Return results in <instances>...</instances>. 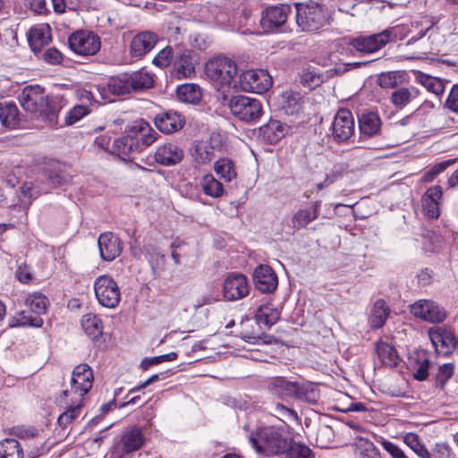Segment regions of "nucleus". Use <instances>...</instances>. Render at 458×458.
<instances>
[{"label": "nucleus", "instance_id": "f257e3e1", "mask_svg": "<svg viewBox=\"0 0 458 458\" xmlns=\"http://www.w3.org/2000/svg\"><path fill=\"white\" fill-rule=\"evenodd\" d=\"M20 104L24 111L35 119L46 123L51 128L58 126V115L66 105L61 95H47L38 85L26 86L20 97Z\"/></svg>", "mask_w": 458, "mask_h": 458}, {"label": "nucleus", "instance_id": "f03ea898", "mask_svg": "<svg viewBox=\"0 0 458 458\" xmlns=\"http://www.w3.org/2000/svg\"><path fill=\"white\" fill-rule=\"evenodd\" d=\"M157 136L148 123L141 122L139 126H134L114 141L112 152L123 161H131L135 154L154 143Z\"/></svg>", "mask_w": 458, "mask_h": 458}, {"label": "nucleus", "instance_id": "7ed1b4c3", "mask_svg": "<svg viewBox=\"0 0 458 458\" xmlns=\"http://www.w3.org/2000/svg\"><path fill=\"white\" fill-rule=\"evenodd\" d=\"M292 437L284 427L267 426L257 428L249 441L257 453L266 456L284 454L289 448Z\"/></svg>", "mask_w": 458, "mask_h": 458}, {"label": "nucleus", "instance_id": "20e7f679", "mask_svg": "<svg viewBox=\"0 0 458 458\" xmlns=\"http://www.w3.org/2000/svg\"><path fill=\"white\" fill-rule=\"evenodd\" d=\"M154 85V75L145 69L123 72L108 80L107 89L114 96L144 91Z\"/></svg>", "mask_w": 458, "mask_h": 458}, {"label": "nucleus", "instance_id": "39448f33", "mask_svg": "<svg viewBox=\"0 0 458 458\" xmlns=\"http://www.w3.org/2000/svg\"><path fill=\"white\" fill-rule=\"evenodd\" d=\"M205 74L215 84L217 90H225L233 85L235 86L237 66L232 59L219 55L208 61Z\"/></svg>", "mask_w": 458, "mask_h": 458}, {"label": "nucleus", "instance_id": "423d86ee", "mask_svg": "<svg viewBox=\"0 0 458 458\" xmlns=\"http://www.w3.org/2000/svg\"><path fill=\"white\" fill-rule=\"evenodd\" d=\"M296 23L306 32H313L322 28L326 22V15L322 6L314 2L295 4Z\"/></svg>", "mask_w": 458, "mask_h": 458}, {"label": "nucleus", "instance_id": "0eeeda50", "mask_svg": "<svg viewBox=\"0 0 458 458\" xmlns=\"http://www.w3.org/2000/svg\"><path fill=\"white\" fill-rule=\"evenodd\" d=\"M228 106L233 116L246 123L258 121L263 113L261 103L258 99L245 96L233 97Z\"/></svg>", "mask_w": 458, "mask_h": 458}, {"label": "nucleus", "instance_id": "6e6552de", "mask_svg": "<svg viewBox=\"0 0 458 458\" xmlns=\"http://www.w3.org/2000/svg\"><path fill=\"white\" fill-rule=\"evenodd\" d=\"M144 443L142 431L132 427L123 432L121 439L114 443L110 458H131L132 453L141 448Z\"/></svg>", "mask_w": 458, "mask_h": 458}, {"label": "nucleus", "instance_id": "1a4fd4ad", "mask_svg": "<svg viewBox=\"0 0 458 458\" xmlns=\"http://www.w3.org/2000/svg\"><path fill=\"white\" fill-rule=\"evenodd\" d=\"M96 298L100 305L114 309L121 301V292L117 283L107 275L98 276L94 283Z\"/></svg>", "mask_w": 458, "mask_h": 458}, {"label": "nucleus", "instance_id": "9d476101", "mask_svg": "<svg viewBox=\"0 0 458 458\" xmlns=\"http://www.w3.org/2000/svg\"><path fill=\"white\" fill-rule=\"evenodd\" d=\"M68 45L72 51L80 55H94L101 47L99 37L92 31L77 30L68 38Z\"/></svg>", "mask_w": 458, "mask_h": 458}, {"label": "nucleus", "instance_id": "9b49d317", "mask_svg": "<svg viewBox=\"0 0 458 458\" xmlns=\"http://www.w3.org/2000/svg\"><path fill=\"white\" fill-rule=\"evenodd\" d=\"M272 84V77L263 69L245 71L239 78V86L245 92L261 94L267 91Z\"/></svg>", "mask_w": 458, "mask_h": 458}, {"label": "nucleus", "instance_id": "f8f14e48", "mask_svg": "<svg viewBox=\"0 0 458 458\" xmlns=\"http://www.w3.org/2000/svg\"><path fill=\"white\" fill-rule=\"evenodd\" d=\"M391 36L392 31L385 30L379 33L352 38L350 39L349 45L361 54H372L390 42Z\"/></svg>", "mask_w": 458, "mask_h": 458}, {"label": "nucleus", "instance_id": "ddd939ff", "mask_svg": "<svg viewBox=\"0 0 458 458\" xmlns=\"http://www.w3.org/2000/svg\"><path fill=\"white\" fill-rule=\"evenodd\" d=\"M290 6L279 4L266 8L260 16L259 26L264 33L277 32L286 22Z\"/></svg>", "mask_w": 458, "mask_h": 458}, {"label": "nucleus", "instance_id": "4468645a", "mask_svg": "<svg viewBox=\"0 0 458 458\" xmlns=\"http://www.w3.org/2000/svg\"><path fill=\"white\" fill-rule=\"evenodd\" d=\"M410 312L416 318L429 323H441L447 313L444 307L431 300H419L410 306Z\"/></svg>", "mask_w": 458, "mask_h": 458}, {"label": "nucleus", "instance_id": "2eb2a0df", "mask_svg": "<svg viewBox=\"0 0 458 458\" xmlns=\"http://www.w3.org/2000/svg\"><path fill=\"white\" fill-rule=\"evenodd\" d=\"M354 132V119L352 112L341 108L335 115L332 123V136L336 142L348 140Z\"/></svg>", "mask_w": 458, "mask_h": 458}, {"label": "nucleus", "instance_id": "dca6fc26", "mask_svg": "<svg viewBox=\"0 0 458 458\" xmlns=\"http://www.w3.org/2000/svg\"><path fill=\"white\" fill-rule=\"evenodd\" d=\"M247 277L240 273L229 274L224 281L223 293L227 301L240 300L250 292Z\"/></svg>", "mask_w": 458, "mask_h": 458}, {"label": "nucleus", "instance_id": "f3484780", "mask_svg": "<svg viewBox=\"0 0 458 458\" xmlns=\"http://www.w3.org/2000/svg\"><path fill=\"white\" fill-rule=\"evenodd\" d=\"M196 54L191 49L178 52L174 61V73L177 79H189L195 75Z\"/></svg>", "mask_w": 458, "mask_h": 458}, {"label": "nucleus", "instance_id": "a211bd4d", "mask_svg": "<svg viewBox=\"0 0 458 458\" xmlns=\"http://www.w3.org/2000/svg\"><path fill=\"white\" fill-rule=\"evenodd\" d=\"M428 336L437 352L445 355L451 353L458 344L454 332L445 327L431 328Z\"/></svg>", "mask_w": 458, "mask_h": 458}, {"label": "nucleus", "instance_id": "6ab92c4d", "mask_svg": "<svg viewBox=\"0 0 458 458\" xmlns=\"http://www.w3.org/2000/svg\"><path fill=\"white\" fill-rule=\"evenodd\" d=\"M100 257L105 261H113L123 250L120 238L111 232L101 233L98 239Z\"/></svg>", "mask_w": 458, "mask_h": 458}, {"label": "nucleus", "instance_id": "aec40b11", "mask_svg": "<svg viewBox=\"0 0 458 458\" xmlns=\"http://www.w3.org/2000/svg\"><path fill=\"white\" fill-rule=\"evenodd\" d=\"M93 372L88 364H79L72 371L71 379L72 391L80 397L86 394L92 387Z\"/></svg>", "mask_w": 458, "mask_h": 458}, {"label": "nucleus", "instance_id": "412c9836", "mask_svg": "<svg viewBox=\"0 0 458 458\" xmlns=\"http://www.w3.org/2000/svg\"><path fill=\"white\" fill-rule=\"evenodd\" d=\"M154 124L159 131L165 134H172L183 127L185 120L178 112L169 110L156 114Z\"/></svg>", "mask_w": 458, "mask_h": 458}, {"label": "nucleus", "instance_id": "4be33fe9", "mask_svg": "<svg viewBox=\"0 0 458 458\" xmlns=\"http://www.w3.org/2000/svg\"><path fill=\"white\" fill-rule=\"evenodd\" d=\"M255 287L261 293H273L278 285V278L275 271L267 265L258 266L253 272Z\"/></svg>", "mask_w": 458, "mask_h": 458}, {"label": "nucleus", "instance_id": "5701e85b", "mask_svg": "<svg viewBox=\"0 0 458 458\" xmlns=\"http://www.w3.org/2000/svg\"><path fill=\"white\" fill-rule=\"evenodd\" d=\"M267 389L270 394L282 400L294 398L297 382L287 380L284 377H274L267 380Z\"/></svg>", "mask_w": 458, "mask_h": 458}, {"label": "nucleus", "instance_id": "b1692460", "mask_svg": "<svg viewBox=\"0 0 458 458\" xmlns=\"http://www.w3.org/2000/svg\"><path fill=\"white\" fill-rule=\"evenodd\" d=\"M184 157L183 149L173 142L158 147L155 153V160L163 165L171 166L179 164Z\"/></svg>", "mask_w": 458, "mask_h": 458}, {"label": "nucleus", "instance_id": "393cba45", "mask_svg": "<svg viewBox=\"0 0 458 458\" xmlns=\"http://www.w3.org/2000/svg\"><path fill=\"white\" fill-rule=\"evenodd\" d=\"M358 123L362 138H372L381 134L382 122L377 112H363L358 116Z\"/></svg>", "mask_w": 458, "mask_h": 458}, {"label": "nucleus", "instance_id": "a878e982", "mask_svg": "<svg viewBox=\"0 0 458 458\" xmlns=\"http://www.w3.org/2000/svg\"><path fill=\"white\" fill-rule=\"evenodd\" d=\"M157 42V36L150 31L135 35L131 42L130 52L133 57H142L152 50Z\"/></svg>", "mask_w": 458, "mask_h": 458}, {"label": "nucleus", "instance_id": "bb28decb", "mask_svg": "<svg viewBox=\"0 0 458 458\" xmlns=\"http://www.w3.org/2000/svg\"><path fill=\"white\" fill-rule=\"evenodd\" d=\"M409 363L415 379L419 381L427 379L428 376V370L431 362L426 351L413 352L409 357Z\"/></svg>", "mask_w": 458, "mask_h": 458}, {"label": "nucleus", "instance_id": "cd10ccee", "mask_svg": "<svg viewBox=\"0 0 458 458\" xmlns=\"http://www.w3.org/2000/svg\"><path fill=\"white\" fill-rule=\"evenodd\" d=\"M142 252L145 255L154 277H158L165 271L166 266L165 255L153 244L143 246Z\"/></svg>", "mask_w": 458, "mask_h": 458}, {"label": "nucleus", "instance_id": "c85d7f7f", "mask_svg": "<svg viewBox=\"0 0 458 458\" xmlns=\"http://www.w3.org/2000/svg\"><path fill=\"white\" fill-rule=\"evenodd\" d=\"M51 39V29L47 24L33 27L29 32L28 41L33 52H39Z\"/></svg>", "mask_w": 458, "mask_h": 458}, {"label": "nucleus", "instance_id": "c756f323", "mask_svg": "<svg viewBox=\"0 0 458 458\" xmlns=\"http://www.w3.org/2000/svg\"><path fill=\"white\" fill-rule=\"evenodd\" d=\"M20 123L17 106L12 101H0V123L9 129L15 128Z\"/></svg>", "mask_w": 458, "mask_h": 458}, {"label": "nucleus", "instance_id": "7c9ffc66", "mask_svg": "<svg viewBox=\"0 0 458 458\" xmlns=\"http://www.w3.org/2000/svg\"><path fill=\"white\" fill-rule=\"evenodd\" d=\"M286 133V126L278 120H270L259 128V134L269 144L277 143Z\"/></svg>", "mask_w": 458, "mask_h": 458}, {"label": "nucleus", "instance_id": "2f4dec72", "mask_svg": "<svg viewBox=\"0 0 458 458\" xmlns=\"http://www.w3.org/2000/svg\"><path fill=\"white\" fill-rule=\"evenodd\" d=\"M389 313L390 309L386 301L383 299L377 300L371 308L369 318L370 327L373 329L381 328L385 325Z\"/></svg>", "mask_w": 458, "mask_h": 458}, {"label": "nucleus", "instance_id": "473e14b6", "mask_svg": "<svg viewBox=\"0 0 458 458\" xmlns=\"http://www.w3.org/2000/svg\"><path fill=\"white\" fill-rule=\"evenodd\" d=\"M420 95L415 87H398L390 96V101L396 108L403 109Z\"/></svg>", "mask_w": 458, "mask_h": 458}, {"label": "nucleus", "instance_id": "72a5a7b5", "mask_svg": "<svg viewBox=\"0 0 458 458\" xmlns=\"http://www.w3.org/2000/svg\"><path fill=\"white\" fill-rule=\"evenodd\" d=\"M321 201L312 203V209H299L293 216L292 223L294 228L305 227L309 223L316 220L319 215Z\"/></svg>", "mask_w": 458, "mask_h": 458}, {"label": "nucleus", "instance_id": "f704fd0d", "mask_svg": "<svg viewBox=\"0 0 458 458\" xmlns=\"http://www.w3.org/2000/svg\"><path fill=\"white\" fill-rule=\"evenodd\" d=\"M81 325L84 332L92 340L99 338L103 334L102 321L96 314L87 313L83 315L81 320Z\"/></svg>", "mask_w": 458, "mask_h": 458}, {"label": "nucleus", "instance_id": "c9c22d12", "mask_svg": "<svg viewBox=\"0 0 458 458\" xmlns=\"http://www.w3.org/2000/svg\"><path fill=\"white\" fill-rule=\"evenodd\" d=\"M280 312L273 308L270 303L261 305L256 311L255 318L259 325L267 327L275 325L279 319Z\"/></svg>", "mask_w": 458, "mask_h": 458}, {"label": "nucleus", "instance_id": "e433bc0d", "mask_svg": "<svg viewBox=\"0 0 458 458\" xmlns=\"http://www.w3.org/2000/svg\"><path fill=\"white\" fill-rule=\"evenodd\" d=\"M178 98L184 103L198 104L202 98L201 89L192 83L181 85L176 90Z\"/></svg>", "mask_w": 458, "mask_h": 458}, {"label": "nucleus", "instance_id": "4c0bfd02", "mask_svg": "<svg viewBox=\"0 0 458 458\" xmlns=\"http://www.w3.org/2000/svg\"><path fill=\"white\" fill-rule=\"evenodd\" d=\"M200 186L203 192L212 198H220L225 193V189L218 180L211 174H207L200 179Z\"/></svg>", "mask_w": 458, "mask_h": 458}, {"label": "nucleus", "instance_id": "58836bf2", "mask_svg": "<svg viewBox=\"0 0 458 458\" xmlns=\"http://www.w3.org/2000/svg\"><path fill=\"white\" fill-rule=\"evenodd\" d=\"M416 80L428 91L437 96H441L445 92L444 81L439 78L430 76L422 72H417Z\"/></svg>", "mask_w": 458, "mask_h": 458}, {"label": "nucleus", "instance_id": "ea45409f", "mask_svg": "<svg viewBox=\"0 0 458 458\" xmlns=\"http://www.w3.org/2000/svg\"><path fill=\"white\" fill-rule=\"evenodd\" d=\"M303 98L299 92L286 91L284 94L283 109L288 115L298 114L302 109Z\"/></svg>", "mask_w": 458, "mask_h": 458}, {"label": "nucleus", "instance_id": "a19ab883", "mask_svg": "<svg viewBox=\"0 0 458 458\" xmlns=\"http://www.w3.org/2000/svg\"><path fill=\"white\" fill-rule=\"evenodd\" d=\"M0 458H24L21 444L13 438H5L1 441Z\"/></svg>", "mask_w": 458, "mask_h": 458}, {"label": "nucleus", "instance_id": "79ce46f5", "mask_svg": "<svg viewBox=\"0 0 458 458\" xmlns=\"http://www.w3.org/2000/svg\"><path fill=\"white\" fill-rule=\"evenodd\" d=\"M377 352L382 363L389 367H396L398 365L400 358L394 346L381 342L377 345Z\"/></svg>", "mask_w": 458, "mask_h": 458}, {"label": "nucleus", "instance_id": "37998d69", "mask_svg": "<svg viewBox=\"0 0 458 458\" xmlns=\"http://www.w3.org/2000/svg\"><path fill=\"white\" fill-rule=\"evenodd\" d=\"M214 171L225 182H231L237 176L234 164L229 158H220L216 161Z\"/></svg>", "mask_w": 458, "mask_h": 458}, {"label": "nucleus", "instance_id": "c03bdc74", "mask_svg": "<svg viewBox=\"0 0 458 458\" xmlns=\"http://www.w3.org/2000/svg\"><path fill=\"white\" fill-rule=\"evenodd\" d=\"M26 304L31 311L41 315L47 311L49 301L47 296L41 293L35 292L28 295Z\"/></svg>", "mask_w": 458, "mask_h": 458}, {"label": "nucleus", "instance_id": "a18cd8bd", "mask_svg": "<svg viewBox=\"0 0 458 458\" xmlns=\"http://www.w3.org/2000/svg\"><path fill=\"white\" fill-rule=\"evenodd\" d=\"M193 157L199 164H208L215 157V148L208 141L198 142Z\"/></svg>", "mask_w": 458, "mask_h": 458}, {"label": "nucleus", "instance_id": "49530a36", "mask_svg": "<svg viewBox=\"0 0 458 458\" xmlns=\"http://www.w3.org/2000/svg\"><path fill=\"white\" fill-rule=\"evenodd\" d=\"M325 81L324 74L318 72L316 68L304 69L301 74V82L303 86L313 89L320 86Z\"/></svg>", "mask_w": 458, "mask_h": 458}, {"label": "nucleus", "instance_id": "de8ad7c7", "mask_svg": "<svg viewBox=\"0 0 458 458\" xmlns=\"http://www.w3.org/2000/svg\"><path fill=\"white\" fill-rule=\"evenodd\" d=\"M286 458H315L311 449L299 442H295L293 438L289 443V448L284 453Z\"/></svg>", "mask_w": 458, "mask_h": 458}, {"label": "nucleus", "instance_id": "09e8293b", "mask_svg": "<svg viewBox=\"0 0 458 458\" xmlns=\"http://www.w3.org/2000/svg\"><path fill=\"white\" fill-rule=\"evenodd\" d=\"M319 398V392L312 384H300L297 382L296 394L293 399L316 403Z\"/></svg>", "mask_w": 458, "mask_h": 458}, {"label": "nucleus", "instance_id": "8fccbe9b", "mask_svg": "<svg viewBox=\"0 0 458 458\" xmlns=\"http://www.w3.org/2000/svg\"><path fill=\"white\" fill-rule=\"evenodd\" d=\"M81 412V404H70L67 409L59 415L57 419L58 426L63 429H67L68 427L76 420Z\"/></svg>", "mask_w": 458, "mask_h": 458}, {"label": "nucleus", "instance_id": "3c124183", "mask_svg": "<svg viewBox=\"0 0 458 458\" xmlns=\"http://www.w3.org/2000/svg\"><path fill=\"white\" fill-rule=\"evenodd\" d=\"M404 443L407 444L420 458H431V453L423 444L420 443V438L416 434H407L404 437Z\"/></svg>", "mask_w": 458, "mask_h": 458}, {"label": "nucleus", "instance_id": "603ef678", "mask_svg": "<svg viewBox=\"0 0 458 458\" xmlns=\"http://www.w3.org/2000/svg\"><path fill=\"white\" fill-rule=\"evenodd\" d=\"M89 113L86 105H77L71 108L65 114L64 124L72 125Z\"/></svg>", "mask_w": 458, "mask_h": 458}, {"label": "nucleus", "instance_id": "864d4df0", "mask_svg": "<svg viewBox=\"0 0 458 458\" xmlns=\"http://www.w3.org/2000/svg\"><path fill=\"white\" fill-rule=\"evenodd\" d=\"M11 434L22 440L38 438L39 436V432L36 428L24 425L13 427Z\"/></svg>", "mask_w": 458, "mask_h": 458}, {"label": "nucleus", "instance_id": "5fc2aeb1", "mask_svg": "<svg viewBox=\"0 0 458 458\" xmlns=\"http://www.w3.org/2000/svg\"><path fill=\"white\" fill-rule=\"evenodd\" d=\"M174 57V50L171 47L163 48L154 57L153 64L159 68H165L170 65Z\"/></svg>", "mask_w": 458, "mask_h": 458}, {"label": "nucleus", "instance_id": "6e6d98bb", "mask_svg": "<svg viewBox=\"0 0 458 458\" xmlns=\"http://www.w3.org/2000/svg\"><path fill=\"white\" fill-rule=\"evenodd\" d=\"M274 415L280 420L285 422L286 420L293 421L298 420L299 417L297 412L281 403H277L274 408Z\"/></svg>", "mask_w": 458, "mask_h": 458}, {"label": "nucleus", "instance_id": "4d7b16f0", "mask_svg": "<svg viewBox=\"0 0 458 458\" xmlns=\"http://www.w3.org/2000/svg\"><path fill=\"white\" fill-rule=\"evenodd\" d=\"M397 72H382L377 77V84L382 89H396L398 84L397 80Z\"/></svg>", "mask_w": 458, "mask_h": 458}, {"label": "nucleus", "instance_id": "13d9d810", "mask_svg": "<svg viewBox=\"0 0 458 458\" xmlns=\"http://www.w3.org/2000/svg\"><path fill=\"white\" fill-rule=\"evenodd\" d=\"M47 181L48 185L55 189L66 184L69 179L64 172L50 170L47 172Z\"/></svg>", "mask_w": 458, "mask_h": 458}, {"label": "nucleus", "instance_id": "bf43d9fd", "mask_svg": "<svg viewBox=\"0 0 458 458\" xmlns=\"http://www.w3.org/2000/svg\"><path fill=\"white\" fill-rule=\"evenodd\" d=\"M454 375V365L446 363L438 368V371L436 376V384L443 387L446 381Z\"/></svg>", "mask_w": 458, "mask_h": 458}, {"label": "nucleus", "instance_id": "052dcab7", "mask_svg": "<svg viewBox=\"0 0 458 458\" xmlns=\"http://www.w3.org/2000/svg\"><path fill=\"white\" fill-rule=\"evenodd\" d=\"M43 59L50 64H60L64 59L63 54L55 47H49L43 53Z\"/></svg>", "mask_w": 458, "mask_h": 458}, {"label": "nucleus", "instance_id": "680f3d73", "mask_svg": "<svg viewBox=\"0 0 458 458\" xmlns=\"http://www.w3.org/2000/svg\"><path fill=\"white\" fill-rule=\"evenodd\" d=\"M380 444L392 458H408L404 452L394 443L383 439Z\"/></svg>", "mask_w": 458, "mask_h": 458}, {"label": "nucleus", "instance_id": "e2e57ef3", "mask_svg": "<svg viewBox=\"0 0 458 458\" xmlns=\"http://www.w3.org/2000/svg\"><path fill=\"white\" fill-rule=\"evenodd\" d=\"M18 325L21 327H41L43 319L39 316L26 315L22 312Z\"/></svg>", "mask_w": 458, "mask_h": 458}, {"label": "nucleus", "instance_id": "0e129e2a", "mask_svg": "<svg viewBox=\"0 0 458 458\" xmlns=\"http://www.w3.org/2000/svg\"><path fill=\"white\" fill-rule=\"evenodd\" d=\"M445 106L454 113H458V84H454L447 97Z\"/></svg>", "mask_w": 458, "mask_h": 458}, {"label": "nucleus", "instance_id": "69168bd1", "mask_svg": "<svg viewBox=\"0 0 458 458\" xmlns=\"http://www.w3.org/2000/svg\"><path fill=\"white\" fill-rule=\"evenodd\" d=\"M359 458H381V455L372 442H366L360 450Z\"/></svg>", "mask_w": 458, "mask_h": 458}, {"label": "nucleus", "instance_id": "338daca9", "mask_svg": "<svg viewBox=\"0 0 458 458\" xmlns=\"http://www.w3.org/2000/svg\"><path fill=\"white\" fill-rule=\"evenodd\" d=\"M452 454V448L446 443H437L432 449L431 458H448Z\"/></svg>", "mask_w": 458, "mask_h": 458}, {"label": "nucleus", "instance_id": "774afa93", "mask_svg": "<svg viewBox=\"0 0 458 458\" xmlns=\"http://www.w3.org/2000/svg\"><path fill=\"white\" fill-rule=\"evenodd\" d=\"M422 206L425 215L429 218H437L440 215L439 202L436 201H424L422 199Z\"/></svg>", "mask_w": 458, "mask_h": 458}]
</instances>
